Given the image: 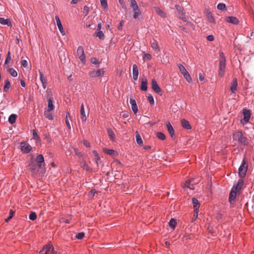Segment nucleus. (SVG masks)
<instances>
[{
    "label": "nucleus",
    "instance_id": "f257e3e1",
    "mask_svg": "<svg viewBox=\"0 0 254 254\" xmlns=\"http://www.w3.org/2000/svg\"><path fill=\"white\" fill-rule=\"evenodd\" d=\"M233 139L236 141L239 146H246L249 144V141L246 136H245L241 131H237L233 134Z\"/></svg>",
    "mask_w": 254,
    "mask_h": 254
},
{
    "label": "nucleus",
    "instance_id": "f03ea898",
    "mask_svg": "<svg viewBox=\"0 0 254 254\" xmlns=\"http://www.w3.org/2000/svg\"><path fill=\"white\" fill-rule=\"evenodd\" d=\"M226 59L225 55L223 52H220L218 74L220 77L224 75Z\"/></svg>",
    "mask_w": 254,
    "mask_h": 254
},
{
    "label": "nucleus",
    "instance_id": "7ed1b4c3",
    "mask_svg": "<svg viewBox=\"0 0 254 254\" xmlns=\"http://www.w3.org/2000/svg\"><path fill=\"white\" fill-rule=\"evenodd\" d=\"M248 169V163L245 157L242 160L241 164L238 169V174L240 178H244Z\"/></svg>",
    "mask_w": 254,
    "mask_h": 254
},
{
    "label": "nucleus",
    "instance_id": "20e7f679",
    "mask_svg": "<svg viewBox=\"0 0 254 254\" xmlns=\"http://www.w3.org/2000/svg\"><path fill=\"white\" fill-rule=\"evenodd\" d=\"M177 65L180 72L183 75L184 78L186 79V80L189 82H191V77L189 73L188 72V71L185 67V66L181 64H178Z\"/></svg>",
    "mask_w": 254,
    "mask_h": 254
},
{
    "label": "nucleus",
    "instance_id": "39448f33",
    "mask_svg": "<svg viewBox=\"0 0 254 254\" xmlns=\"http://www.w3.org/2000/svg\"><path fill=\"white\" fill-rule=\"evenodd\" d=\"M20 147L21 151L25 154L29 153L32 149V147L26 141L21 142L20 144Z\"/></svg>",
    "mask_w": 254,
    "mask_h": 254
},
{
    "label": "nucleus",
    "instance_id": "423d86ee",
    "mask_svg": "<svg viewBox=\"0 0 254 254\" xmlns=\"http://www.w3.org/2000/svg\"><path fill=\"white\" fill-rule=\"evenodd\" d=\"M244 185V181L243 179L240 178L238 180L237 182L234 184L233 186L231 189L234 190L238 192V193H240V191L242 189Z\"/></svg>",
    "mask_w": 254,
    "mask_h": 254
},
{
    "label": "nucleus",
    "instance_id": "0eeeda50",
    "mask_svg": "<svg viewBox=\"0 0 254 254\" xmlns=\"http://www.w3.org/2000/svg\"><path fill=\"white\" fill-rule=\"evenodd\" d=\"M77 56H78L80 61L83 63L85 64L86 62L85 56L84 51V48L82 46H79L77 49Z\"/></svg>",
    "mask_w": 254,
    "mask_h": 254
},
{
    "label": "nucleus",
    "instance_id": "6e6552de",
    "mask_svg": "<svg viewBox=\"0 0 254 254\" xmlns=\"http://www.w3.org/2000/svg\"><path fill=\"white\" fill-rule=\"evenodd\" d=\"M243 114H244V118L243 120L241 121L243 125L247 124L250 119L251 117V111L250 110H248L246 109H243Z\"/></svg>",
    "mask_w": 254,
    "mask_h": 254
},
{
    "label": "nucleus",
    "instance_id": "1a4fd4ad",
    "mask_svg": "<svg viewBox=\"0 0 254 254\" xmlns=\"http://www.w3.org/2000/svg\"><path fill=\"white\" fill-rule=\"evenodd\" d=\"M30 170H31V171L33 174L37 173L40 171V170H41V171H40L43 174L45 173V172H46L45 168H40V167H39V165L37 163L36 164H32L31 165Z\"/></svg>",
    "mask_w": 254,
    "mask_h": 254
},
{
    "label": "nucleus",
    "instance_id": "9d476101",
    "mask_svg": "<svg viewBox=\"0 0 254 254\" xmlns=\"http://www.w3.org/2000/svg\"><path fill=\"white\" fill-rule=\"evenodd\" d=\"M36 162L39 165L40 168H45V163L44 158L42 154H39L36 158Z\"/></svg>",
    "mask_w": 254,
    "mask_h": 254
},
{
    "label": "nucleus",
    "instance_id": "9b49d317",
    "mask_svg": "<svg viewBox=\"0 0 254 254\" xmlns=\"http://www.w3.org/2000/svg\"><path fill=\"white\" fill-rule=\"evenodd\" d=\"M104 71L103 68L97 70H92L89 72V75L92 77H100L104 75Z\"/></svg>",
    "mask_w": 254,
    "mask_h": 254
},
{
    "label": "nucleus",
    "instance_id": "f8f14e48",
    "mask_svg": "<svg viewBox=\"0 0 254 254\" xmlns=\"http://www.w3.org/2000/svg\"><path fill=\"white\" fill-rule=\"evenodd\" d=\"M240 193L231 189L229 194V201L231 204H234L235 202V199L237 195L239 194Z\"/></svg>",
    "mask_w": 254,
    "mask_h": 254
},
{
    "label": "nucleus",
    "instance_id": "ddd939ff",
    "mask_svg": "<svg viewBox=\"0 0 254 254\" xmlns=\"http://www.w3.org/2000/svg\"><path fill=\"white\" fill-rule=\"evenodd\" d=\"M51 250L53 251V246L51 244H48L44 246L39 253L40 254H49Z\"/></svg>",
    "mask_w": 254,
    "mask_h": 254
},
{
    "label": "nucleus",
    "instance_id": "4468645a",
    "mask_svg": "<svg viewBox=\"0 0 254 254\" xmlns=\"http://www.w3.org/2000/svg\"><path fill=\"white\" fill-rule=\"evenodd\" d=\"M151 87L155 92L156 93H160L161 92V89L159 86L157 81L155 79H153L151 81Z\"/></svg>",
    "mask_w": 254,
    "mask_h": 254
},
{
    "label": "nucleus",
    "instance_id": "2eb2a0df",
    "mask_svg": "<svg viewBox=\"0 0 254 254\" xmlns=\"http://www.w3.org/2000/svg\"><path fill=\"white\" fill-rule=\"evenodd\" d=\"M192 203L193 204V207L196 213V216L197 217L198 209L200 206L199 202L196 198L193 197L192 198Z\"/></svg>",
    "mask_w": 254,
    "mask_h": 254
},
{
    "label": "nucleus",
    "instance_id": "dca6fc26",
    "mask_svg": "<svg viewBox=\"0 0 254 254\" xmlns=\"http://www.w3.org/2000/svg\"><path fill=\"white\" fill-rule=\"evenodd\" d=\"M195 184L193 179L188 180L186 183L183 185V187L185 189L186 188L190 189V190L194 189V184Z\"/></svg>",
    "mask_w": 254,
    "mask_h": 254
},
{
    "label": "nucleus",
    "instance_id": "f3484780",
    "mask_svg": "<svg viewBox=\"0 0 254 254\" xmlns=\"http://www.w3.org/2000/svg\"><path fill=\"white\" fill-rule=\"evenodd\" d=\"M55 19L59 31L63 35H64L65 34V32L59 17L58 16H56Z\"/></svg>",
    "mask_w": 254,
    "mask_h": 254
},
{
    "label": "nucleus",
    "instance_id": "a211bd4d",
    "mask_svg": "<svg viewBox=\"0 0 254 254\" xmlns=\"http://www.w3.org/2000/svg\"><path fill=\"white\" fill-rule=\"evenodd\" d=\"M132 77L134 80H137L138 75V69L136 64H134L132 65Z\"/></svg>",
    "mask_w": 254,
    "mask_h": 254
},
{
    "label": "nucleus",
    "instance_id": "6ab92c4d",
    "mask_svg": "<svg viewBox=\"0 0 254 254\" xmlns=\"http://www.w3.org/2000/svg\"><path fill=\"white\" fill-rule=\"evenodd\" d=\"M147 80L145 77H143L141 79V83L140 89L143 91H145L147 89Z\"/></svg>",
    "mask_w": 254,
    "mask_h": 254
},
{
    "label": "nucleus",
    "instance_id": "aec40b11",
    "mask_svg": "<svg viewBox=\"0 0 254 254\" xmlns=\"http://www.w3.org/2000/svg\"><path fill=\"white\" fill-rule=\"evenodd\" d=\"M129 103L131 106V109L134 114H136L138 111V108L136 105V101L134 99L130 98Z\"/></svg>",
    "mask_w": 254,
    "mask_h": 254
},
{
    "label": "nucleus",
    "instance_id": "412c9836",
    "mask_svg": "<svg viewBox=\"0 0 254 254\" xmlns=\"http://www.w3.org/2000/svg\"><path fill=\"white\" fill-rule=\"evenodd\" d=\"M80 114H81V119L83 122H85L86 121V116L84 110V104L82 103L80 107Z\"/></svg>",
    "mask_w": 254,
    "mask_h": 254
},
{
    "label": "nucleus",
    "instance_id": "4be33fe9",
    "mask_svg": "<svg viewBox=\"0 0 254 254\" xmlns=\"http://www.w3.org/2000/svg\"><path fill=\"white\" fill-rule=\"evenodd\" d=\"M181 125L184 128L186 129H190L191 128L190 123L186 119H184L181 120Z\"/></svg>",
    "mask_w": 254,
    "mask_h": 254
},
{
    "label": "nucleus",
    "instance_id": "5701e85b",
    "mask_svg": "<svg viewBox=\"0 0 254 254\" xmlns=\"http://www.w3.org/2000/svg\"><path fill=\"white\" fill-rule=\"evenodd\" d=\"M103 152L111 156H116L118 155L117 151L114 149L104 148Z\"/></svg>",
    "mask_w": 254,
    "mask_h": 254
},
{
    "label": "nucleus",
    "instance_id": "b1692460",
    "mask_svg": "<svg viewBox=\"0 0 254 254\" xmlns=\"http://www.w3.org/2000/svg\"><path fill=\"white\" fill-rule=\"evenodd\" d=\"M237 86H238L237 80L236 78H235L233 80V81L231 83V87H230V90L233 93H235V91L237 90Z\"/></svg>",
    "mask_w": 254,
    "mask_h": 254
},
{
    "label": "nucleus",
    "instance_id": "393cba45",
    "mask_svg": "<svg viewBox=\"0 0 254 254\" xmlns=\"http://www.w3.org/2000/svg\"><path fill=\"white\" fill-rule=\"evenodd\" d=\"M166 127H167L168 131L169 132L171 136L172 137H173V136H174V134H175L174 130L173 127L172 126L171 123L169 122H167L166 123Z\"/></svg>",
    "mask_w": 254,
    "mask_h": 254
},
{
    "label": "nucleus",
    "instance_id": "a878e982",
    "mask_svg": "<svg viewBox=\"0 0 254 254\" xmlns=\"http://www.w3.org/2000/svg\"><path fill=\"white\" fill-rule=\"evenodd\" d=\"M80 166L86 171L91 172L93 171L92 169L89 167L85 162V161H82L80 163Z\"/></svg>",
    "mask_w": 254,
    "mask_h": 254
},
{
    "label": "nucleus",
    "instance_id": "bb28decb",
    "mask_svg": "<svg viewBox=\"0 0 254 254\" xmlns=\"http://www.w3.org/2000/svg\"><path fill=\"white\" fill-rule=\"evenodd\" d=\"M226 21L234 24H237L239 23V20L234 16H228L226 18Z\"/></svg>",
    "mask_w": 254,
    "mask_h": 254
},
{
    "label": "nucleus",
    "instance_id": "cd10ccee",
    "mask_svg": "<svg viewBox=\"0 0 254 254\" xmlns=\"http://www.w3.org/2000/svg\"><path fill=\"white\" fill-rule=\"evenodd\" d=\"M93 153L95 155L94 160H95V163L97 165V167H98L99 164H100L101 162L100 157L98 153H97V152L96 150L93 151Z\"/></svg>",
    "mask_w": 254,
    "mask_h": 254
},
{
    "label": "nucleus",
    "instance_id": "c85d7f7f",
    "mask_svg": "<svg viewBox=\"0 0 254 254\" xmlns=\"http://www.w3.org/2000/svg\"><path fill=\"white\" fill-rule=\"evenodd\" d=\"M107 132L110 139L113 141H115L116 136L113 130L111 128H108L107 130Z\"/></svg>",
    "mask_w": 254,
    "mask_h": 254
},
{
    "label": "nucleus",
    "instance_id": "c756f323",
    "mask_svg": "<svg viewBox=\"0 0 254 254\" xmlns=\"http://www.w3.org/2000/svg\"><path fill=\"white\" fill-rule=\"evenodd\" d=\"M51 111L52 110H47L44 112L45 117L50 120H53V116L52 113H51Z\"/></svg>",
    "mask_w": 254,
    "mask_h": 254
},
{
    "label": "nucleus",
    "instance_id": "7c9ffc66",
    "mask_svg": "<svg viewBox=\"0 0 254 254\" xmlns=\"http://www.w3.org/2000/svg\"><path fill=\"white\" fill-rule=\"evenodd\" d=\"M0 23L2 25H6L8 26H10L11 25L10 22L8 19L2 17H0Z\"/></svg>",
    "mask_w": 254,
    "mask_h": 254
},
{
    "label": "nucleus",
    "instance_id": "2f4dec72",
    "mask_svg": "<svg viewBox=\"0 0 254 254\" xmlns=\"http://www.w3.org/2000/svg\"><path fill=\"white\" fill-rule=\"evenodd\" d=\"M151 46L153 50H157L158 52L160 51L157 42L156 40H153L151 42Z\"/></svg>",
    "mask_w": 254,
    "mask_h": 254
},
{
    "label": "nucleus",
    "instance_id": "473e14b6",
    "mask_svg": "<svg viewBox=\"0 0 254 254\" xmlns=\"http://www.w3.org/2000/svg\"><path fill=\"white\" fill-rule=\"evenodd\" d=\"M17 115L15 114H11L8 118V122L10 124H13L15 123Z\"/></svg>",
    "mask_w": 254,
    "mask_h": 254
},
{
    "label": "nucleus",
    "instance_id": "72a5a7b5",
    "mask_svg": "<svg viewBox=\"0 0 254 254\" xmlns=\"http://www.w3.org/2000/svg\"><path fill=\"white\" fill-rule=\"evenodd\" d=\"M155 11H156V12L161 17H166V15L165 13L162 10L160 9L159 7H156Z\"/></svg>",
    "mask_w": 254,
    "mask_h": 254
},
{
    "label": "nucleus",
    "instance_id": "f704fd0d",
    "mask_svg": "<svg viewBox=\"0 0 254 254\" xmlns=\"http://www.w3.org/2000/svg\"><path fill=\"white\" fill-rule=\"evenodd\" d=\"M10 87V83L8 79H6L4 81V85L3 87L4 91H7Z\"/></svg>",
    "mask_w": 254,
    "mask_h": 254
},
{
    "label": "nucleus",
    "instance_id": "c9c22d12",
    "mask_svg": "<svg viewBox=\"0 0 254 254\" xmlns=\"http://www.w3.org/2000/svg\"><path fill=\"white\" fill-rule=\"evenodd\" d=\"M177 224L176 221L174 218H171L169 222V225L170 227H171L173 229H175L176 226Z\"/></svg>",
    "mask_w": 254,
    "mask_h": 254
},
{
    "label": "nucleus",
    "instance_id": "e433bc0d",
    "mask_svg": "<svg viewBox=\"0 0 254 254\" xmlns=\"http://www.w3.org/2000/svg\"><path fill=\"white\" fill-rule=\"evenodd\" d=\"M32 135L33 136V138L36 141H39L40 140V138L39 136L38 135L37 131L36 129H33L32 130Z\"/></svg>",
    "mask_w": 254,
    "mask_h": 254
},
{
    "label": "nucleus",
    "instance_id": "4c0bfd02",
    "mask_svg": "<svg viewBox=\"0 0 254 254\" xmlns=\"http://www.w3.org/2000/svg\"><path fill=\"white\" fill-rule=\"evenodd\" d=\"M130 7L132 9L137 8L138 6L135 0H129Z\"/></svg>",
    "mask_w": 254,
    "mask_h": 254
},
{
    "label": "nucleus",
    "instance_id": "58836bf2",
    "mask_svg": "<svg viewBox=\"0 0 254 254\" xmlns=\"http://www.w3.org/2000/svg\"><path fill=\"white\" fill-rule=\"evenodd\" d=\"M207 18H208V21L210 23H215L214 18L210 11H209V13L207 14Z\"/></svg>",
    "mask_w": 254,
    "mask_h": 254
},
{
    "label": "nucleus",
    "instance_id": "ea45409f",
    "mask_svg": "<svg viewBox=\"0 0 254 254\" xmlns=\"http://www.w3.org/2000/svg\"><path fill=\"white\" fill-rule=\"evenodd\" d=\"M175 8L177 9V10L179 14L185 12L183 7L180 5H177V4L176 5Z\"/></svg>",
    "mask_w": 254,
    "mask_h": 254
},
{
    "label": "nucleus",
    "instance_id": "a19ab883",
    "mask_svg": "<svg viewBox=\"0 0 254 254\" xmlns=\"http://www.w3.org/2000/svg\"><path fill=\"white\" fill-rule=\"evenodd\" d=\"M218 9L223 11L226 9V5L224 3H219L217 6Z\"/></svg>",
    "mask_w": 254,
    "mask_h": 254
},
{
    "label": "nucleus",
    "instance_id": "79ce46f5",
    "mask_svg": "<svg viewBox=\"0 0 254 254\" xmlns=\"http://www.w3.org/2000/svg\"><path fill=\"white\" fill-rule=\"evenodd\" d=\"M8 70L10 75L12 77H16L17 76V72L14 68H10Z\"/></svg>",
    "mask_w": 254,
    "mask_h": 254
},
{
    "label": "nucleus",
    "instance_id": "37998d69",
    "mask_svg": "<svg viewBox=\"0 0 254 254\" xmlns=\"http://www.w3.org/2000/svg\"><path fill=\"white\" fill-rule=\"evenodd\" d=\"M48 108H49L48 110H53L54 109V106L53 104V101H52V99L49 98L48 100Z\"/></svg>",
    "mask_w": 254,
    "mask_h": 254
},
{
    "label": "nucleus",
    "instance_id": "c03bdc74",
    "mask_svg": "<svg viewBox=\"0 0 254 254\" xmlns=\"http://www.w3.org/2000/svg\"><path fill=\"white\" fill-rule=\"evenodd\" d=\"M14 213V211L12 210V209H10L9 211V216H8V217L5 219V221L6 222H8L9 221V220H10L12 218Z\"/></svg>",
    "mask_w": 254,
    "mask_h": 254
},
{
    "label": "nucleus",
    "instance_id": "a18cd8bd",
    "mask_svg": "<svg viewBox=\"0 0 254 254\" xmlns=\"http://www.w3.org/2000/svg\"><path fill=\"white\" fill-rule=\"evenodd\" d=\"M101 6L103 8L107 9L108 8V3L107 0H100Z\"/></svg>",
    "mask_w": 254,
    "mask_h": 254
},
{
    "label": "nucleus",
    "instance_id": "49530a36",
    "mask_svg": "<svg viewBox=\"0 0 254 254\" xmlns=\"http://www.w3.org/2000/svg\"><path fill=\"white\" fill-rule=\"evenodd\" d=\"M157 136L159 139L162 140H164L166 138L165 135L162 132H158L157 133Z\"/></svg>",
    "mask_w": 254,
    "mask_h": 254
},
{
    "label": "nucleus",
    "instance_id": "de8ad7c7",
    "mask_svg": "<svg viewBox=\"0 0 254 254\" xmlns=\"http://www.w3.org/2000/svg\"><path fill=\"white\" fill-rule=\"evenodd\" d=\"M68 117H69V118H71L70 114L67 112L66 113V115L65 123H66L68 128L69 129H70L71 128V127H70V125L69 122L68 120Z\"/></svg>",
    "mask_w": 254,
    "mask_h": 254
},
{
    "label": "nucleus",
    "instance_id": "09e8293b",
    "mask_svg": "<svg viewBox=\"0 0 254 254\" xmlns=\"http://www.w3.org/2000/svg\"><path fill=\"white\" fill-rule=\"evenodd\" d=\"M29 218L33 221L36 220L37 218V215L36 213L34 212H32L29 216Z\"/></svg>",
    "mask_w": 254,
    "mask_h": 254
},
{
    "label": "nucleus",
    "instance_id": "8fccbe9b",
    "mask_svg": "<svg viewBox=\"0 0 254 254\" xmlns=\"http://www.w3.org/2000/svg\"><path fill=\"white\" fill-rule=\"evenodd\" d=\"M96 36L101 40H104L105 38L104 34L101 31H99L97 33Z\"/></svg>",
    "mask_w": 254,
    "mask_h": 254
},
{
    "label": "nucleus",
    "instance_id": "3c124183",
    "mask_svg": "<svg viewBox=\"0 0 254 254\" xmlns=\"http://www.w3.org/2000/svg\"><path fill=\"white\" fill-rule=\"evenodd\" d=\"M39 74H40V79L41 82L42 83L43 82H47V79L44 76V75L42 72L39 71Z\"/></svg>",
    "mask_w": 254,
    "mask_h": 254
},
{
    "label": "nucleus",
    "instance_id": "603ef678",
    "mask_svg": "<svg viewBox=\"0 0 254 254\" xmlns=\"http://www.w3.org/2000/svg\"><path fill=\"white\" fill-rule=\"evenodd\" d=\"M135 137L137 143L139 144H142L143 141L142 140L140 135L138 133L136 134Z\"/></svg>",
    "mask_w": 254,
    "mask_h": 254
},
{
    "label": "nucleus",
    "instance_id": "864d4df0",
    "mask_svg": "<svg viewBox=\"0 0 254 254\" xmlns=\"http://www.w3.org/2000/svg\"><path fill=\"white\" fill-rule=\"evenodd\" d=\"M84 236L83 232H80L76 235V238L79 240H81Z\"/></svg>",
    "mask_w": 254,
    "mask_h": 254
},
{
    "label": "nucleus",
    "instance_id": "5fc2aeb1",
    "mask_svg": "<svg viewBox=\"0 0 254 254\" xmlns=\"http://www.w3.org/2000/svg\"><path fill=\"white\" fill-rule=\"evenodd\" d=\"M74 149V152H75V154L76 156H78L79 157L81 158V157H82L83 156V155L82 154L79 152L77 149L75 148H73Z\"/></svg>",
    "mask_w": 254,
    "mask_h": 254
},
{
    "label": "nucleus",
    "instance_id": "6e6d98bb",
    "mask_svg": "<svg viewBox=\"0 0 254 254\" xmlns=\"http://www.w3.org/2000/svg\"><path fill=\"white\" fill-rule=\"evenodd\" d=\"M148 100L151 105H153L154 103V101L153 96L151 95L148 96Z\"/></svg>",
    "mask_w": 254,
    "mask_h": 254
},
{
    "label": "nucleus",
    "instance_id": "4d7b16f0",
    "mask_svg": "<svg viewBox=\"0 0 254 254\" xmlns=\"http://www.w3.org/2000/svg\"><path fill=\"white\" fill-rule=\"evenodd\" d=\"M11 60L10 53L9 52H8L5 62L4 65L7 64V63Z\"/></svg>",
    "mask_w": 254,
    "mask_h": 254
},
{
    "label": "nucleus",
    "instance_id": "13d9d810",
    "mask_svg": "<svg viewBox=\"0 0 254 254\" xmlns=\"http://www.w3.org/2000/svg\"><path fill=\"white\" fill-rule=\"evenodd\" d=\"M151 59V56L149 54H144L143 57V60H150Z\"/></svg>",
    "mask_w": 254,
    "mask_h": 254
},
{
    "label": "nucleus",
    "instance_id": "bf43d9fd",
    "mask_svg": "<svg viewBox=\"0 0 254 254\" xmlns=\"http://www.w3.org/2000/svg\"><path fill=\"white\" fill-rule=\"evenodd\" d=\"M91 62L94 64H98V62L97 59L95 57H92L91 58Z\"/></svg>",
    "mask_w": 254,
    "mask_h": 254
},
{
    "label": "nucleus",
    "instance_id": "052dcab7",
    "mask_svg": "<svg viewBox=\"0 0 254 254\" xmlns=\"http://www.w3.org/2000/svg\"><path fill=\"white\" fill-rule=\"evenodd\" d=\"M83 144L87 147H90V142L87 140H85L83 141Z\"/></svg>",
    "mask_w": 254,
    "mask_h": 254
},
{
    "label": "nucleus",
    "instance_id": "680f3d73",
    "mask_svg": "<svg viewBox=\"0 0 254 254\" xmlns=\"http://www.w3.org/2000/svg\"><path fill=\"white\" fill-rule=\"evenodd\" d=\"M21 64L24 67H26L28 66V63L26 60H23L21 61Z\"/></svg>",
    "mask_w": 254,
    "mask_h": 254
},
{
    "label": "nucleus",
    "instance_id": "e2e57ef3",
    "mask_svg": "<svg viewBox=\"0 0 254 254\" xmlns=\"http://www.w3.org/2000/svg\"><path fill=\"white\" fill-rule=\"evenodd\" d=\"M214 39V37L212 35H210L207 36V40L209 41H213Z\"/></svg>",
    "mask_w": 254,
    "mask_h": 254
},
{
    "label": "nucleus",
    "instance_id": "0e129e2a",
    "mask_svg": "<svg viewBox=\"0 0 254 254\" xmlns=\"http://www.w3.org/2000/svg\"><path fill=\"white\" fill-rule=\"evenodd\" d=\"M141 12H134L133 17L134 19H136L138 17V16L141 14Z\"/></svg>",
    "mask_w": 254,
    "mask_h": 254
},
{
    "label": "nucleus",
    "instance_id": "69168bd1",
    "mask_svg": "<svg viewBox=\"0 0 254 254\" xmlns=\"http://www.w3.org/2000/svg\"><path fill=\"white\" fill-rule=\"evenodd\" d=\"M179 28L181 31L184 32V33H188V31L187 30V29L185 28V27L184 26H180L179 27Z\"/></svg>",
    "mask_w": 254,
    "mask_h": 254
},
{
    "label": "nucleus",
    "instance_id": "338daca9",
    "mask_svg": "<svg viewBox=\"0 0 254 254\" xmlns=\"http://www.w3.org/2000/svg\"><path fill=\"white\" fill-rule=\"evenodd\" d=\"M123 24H124V21H121L120 22L119 25H118V29H121L122 28V26L123 25Z\"/></svg>",
    "mask_w": 254,
    "mask_h": 254
},
{
    "label": "nucleus",
    "instance_id": "774afa93",
    "mask_svg": "<svg viewBox=\"0 0 254 254\" xmlns=\"http://www.w3.org/2000/svg\"><path fill=\"white\" fill-rule=\"evenodd\" d=\"M49 254H57L56 251H55L54 248L53 247V251L52 250L49 252Z\"/></svg>",
    "mask_w": 254,
    "mask_h": 254
}]
</instances>
